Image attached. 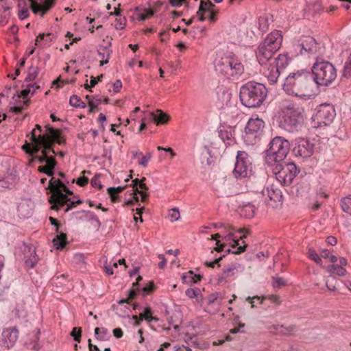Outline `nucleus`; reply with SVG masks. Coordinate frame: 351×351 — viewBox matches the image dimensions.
<instances>
[{
	"label": "nucleus",
	"instance_id": "49530a36",
	"mask_svg": "<svg viewBox=\"0 0 351 351\" xmlns=\"http://www.w3.org/2000/svg\"><path fill=\"white\" fill-rule=\"evenodd\" d=\"M141 156H142V158L138 161V165H141V166L147 167L148 161L152 158V153L151 152H148V153L146 154L145 156H143V155H141Z\"/></svg>",
	"mask_w": 351,
	"mask_h": 351
},
{
	"label": "nucleus",
	"instance_id": "680f3d73",
	"mask_svg": "<svg viewBox=\"0 0 351 351\" xmlns=\"http://www.w3.org/2000/svg\"><path fill=\"white\" fill-rule=\"evenodd\" d=\"M88 179L84 176L79 178L76 181V183L81 186H86L88 184Z\"/></svg>",
	"mask_w": 351,
	"mask_h": 351
},
{
	"label": "nucleus",
	"instance_id": "37998d69",
	"mask_svg": "<svg viewBox=\"0 0 351 351\" xmlns=\"http://www.w3.org/2000/svg\"><path fill=\"white\" fill-rule=\"evenodd\" d=\"M169 217L171 221H176L180 217V212L178 208H172L169 212Z\"/></svg>",
	"mask_w": 351,
	"mask_h": 351
},
{
	"label": "nucleus",
	"instance_id": "6ab92c4d",
	"mask_svg": "<svg viewBox=\"0 0 351 351\" xmlns=\"http://www.w3.org/2000/svg\"><path fill=\"white\" fill-rule=\"evenodd\" d=\"M111 42H108L106 46L100 45L97 49V54L101 59L100 61V66H103L108 63L110 55L112 52L110 49Z\"/></svg>",
	"mask_w": 351,
	"mask_h": 351
},
{
	"label": "nucleus",
	"instance_id": "603ef678",
	"mask_svg": "<svg viewBox=\"0 0 351 351\" xmlns=\"http://www.w3.org/2000/svg\"><path fill=\"white\" fill-rule=\"evenodd\" d=\"M91 185L95 188H98L101 189L103 186L99 180V178L97 176H95L91 180Z\"/></svg>",
	"mask_w": 351,
	"mask_h": 351
},
{
	"label": "nucleus",
	"instance_id": "aec40b11",
	"mask_svg": "<svg viewBox=\"0 0 351 351\" xmlns=\"http://www.w3.org/2000/svg\"><path fill=\"white\" fill-rule=\"evenodd\" d=\"M150 116L157 125L166 124L170 119V117L161 110H156L155 112H150Z\"/></svg>",
	"mask_w": 351,
	"mask_h": 351
},
{
	"label": "nucleus",
	"instance_id": "7c9ffc66",
	"mask_svg": "<svg viewBox=\"0 0 351 351\" xmlns=\"http://www.w3.org/2000/svg\"><path fill=\"white\" fill-rule=\"evenodd\" d=\"M326 287L328 291H335L336 290V285L337 283V278L332 274H330L326 278Z\"/></svg>",
	"mask_w": 351,
	"mask_h": 351
},
{
	"label": "nucleus",
	"instance_id": "79ce46f5",
	"mask_svg": "<svg viewBox=\"0 0 351 351\" xmlns=\"http://www.w3.org/2000/svg\"><path fill=\"white\" fill-rule=\"evenodd\" d=\"M81 333H82V328L74 327L71 332V336L73 337V339L80 343L81 341Z\"/></svg>",
	"mask_w": 351,
	"mask_h": 351
},
{
	"label": "nucleus",
	"instance_id": "13d9d810",
	"mask_svg": "<svg viewBox=\"0 0 351 351\" xmlns=\"http://www.w3.org/2000/svg\"><path fill=\"white\" fill-rule=\"evenodd\" d=\"M146 178L144 177L140 180V183L139 185L138 186L139 191H143L144 192H146V191L148 190V187L144 182Z\"/></svg>",
	"mask_w": 351,
	"mask_h": 351
},
{
	"label": "nucleus",
	"instance_id": "72a5a7b5",
	"mask_svg": "<svg viewBox=\"0 0 351 351\" xmlns=\"http://www.w3.org/2000/svg\"><path fill=\"white\" fill-rule=\"evenodd\" d=\"M341 208L343 212L351 215V197H346L341 199Z\"/></svg>",
	"mask_w": 351,
	"mask_h": 351
},
{
	"label": "nucleus",
	"instance_id": "a18cd8bd",
	"mask_svg": "<svg viewBox=\"0 0 351 351\" xmlns=\"http://www.w3.org/2000/svg\"><path fill=\"white\" fill-rule=\"evenodd\" d=\"M200 292V290L198 288H189L186 290L185 294L189 298H194L197 296L199 293Z\"/></svg>",
	"mask_w": 351,
	"mask_h": 351
},
{
	"label": "nucleus",
	"instance_id": "6e6552de",
	"mask_svg": "<svg viewBox=\"0 0 351 351\" xmlns=\"http://www.w3.org/2000/svg\"><path fill=\"white\" fill-rule=\"evenodd\" d=\"M215 70L227 78L241 76L244 72V66L234 55L222 57L215 61Z\"/></svg>",
	"mask_w": 351,
	"mask_h": 351
},
{
	"label": "nucleus",
	"instance_id": "4be33fe9",
	"mask_svg": "<svg viewBox=\"0 0 351 351\" xmlns=\"http://www.w3.org/2000/svg\"><path fill=\"white\" fill-rule=\"evenodd\" d=\"M266 192L269 199L274 202H280L282 201V195L281 191L278 189H274L273 186L267 187Z\"/></svg>",
	"mask_w": 351,
	"mask_h": 351
},
{
	"label": "nucleus",
	"instance_id": "2eb2a0df",
	"mask_svg": "<svg viewBox=\"0 0 351 351\" xmlns=\"http://www.w3.org/2000/svg\"><path fill=\"white\" fill-rule=\"evenodd\" d=\"M313 144L308 140L301 138L297 141L295 146L293 149V152L296 156L308 158L313 154Z\"/></svg>",
	"mask_w": 351,
	"mask_h": 351
},
{
	"label": "nucleus",
	"instance_id": "052dcab7",
	"mask_svg": "<svg viewBox=\"0 0 351 351\" xmlns=\"http://www.w3.org/2000/svg\"><path fill=\"white\" fill-rule=\"evenodd\" d=\"M145 311V316L149 317V319L151 318V322L152 321H156L157 322L158 320V318L155 317H153L152 315V310L149 307H146L144 310Z\"/></svg>",
	"mask_w": 351,
	"mask_h": 351
},
{
	"label": "nucleus",
	"instance_id": "58836bf2",
	"mask_svg": "<svg viewBox=\"0 0 351 351\" xmlns=\"http://www.w3.org/2000/svg\"><path fill=\"white\" fill-rule=\"evenodd\" d=\"M154 14V12L152 9H144L143 11L138 14V19L141 21H145L149 19Z\"/></svg>",
	"mask_w": 351,
	"mask_h": 351
},
{
	"label": "nucleus",
	"instance_id": "c756f323",
	"mask_svg": "<svg viewBox=\"0 0 351 351\" xmlns=\"http://www.w3.org/2000/svg\"><path fill=\"white\" fill-rule=\"evenodd\" d=\"M342 75L346 78H351V53L345 62Z\"/></svg>",
	"mask_w": 351,
	"mask_h": 351
},
{
	"label": "nucleus",
	"instance_id": "412c9836",
	"mask_svg": "<svg viewBox=\"0 0 351 351\" xmlns=\"http://www.w3.org/2000/svg\"><path fill=\"white\" fill-rule=\"evenodd\" d=\"M39 335L40 330H38L34 334L32 335L29 341H26L25 344L27 348L36 351H38L40 349L41 345L39 343Z\"/></svg>",
	"mask_w": 351,
	"mask_h": 351
},
{
	"label": "nucleus",
	"instance_id": "69168bd1",
	"mask_svg": "<svg viewBox=\"0 0 351 351\" xmlns=\"http://www.w3.org/2000/svg\"><path fill=\"white\" fill-rule=\"evenodd\" d=\"M106 120V116L104 114L100 113L99 115V117H98V121L101 123L100 127L102 130H105V126L104 125V123Z\"/></svg>",
	"mask_w": 351,
	"mask_h": 351
},
{
	"label": "nucleus",
	"instance_id": "473e14b6",
	"mask_svg": "<svg viewBox=\"0 0 351 351\" xmlns=\"http://www.w3.org/2000/svg\"><path fill=\"white\" fill-rule=\"evenodd\" d=\"M53 36H52L51 34H40L36 40V45H38L41 40H43L44 45H48L53 40Z\"/></svg>",
	"mask_w": 351,
	"mask_h": 351
},
{
	"label": "nucleus",
	"instance_id": "39448f33",
	"mask_svg": "<svg viewBox=\"0 0 351 351\" xmlns=\"http://www.w3.org/2000/svg\"><path fill=\"white\" fill-rule=\"evenodd\" d=\"M51 177V178L49 180V185L48 187L52 193L49 199V202L51 204V209L58 210L66 205V207L64 209V212L66 213L72 208L75 207L76 204H82V201L80 199L71 201L66 194L62 193L61 185L63 182L59 179H55L53 176Z\"/></svg>",
	"mask_w": 351,
	"mask_h": 351
},
{
	"label": "nucleus",
	"instance_id": "9b49d317",
	"mask_svg": "<svg viewBox=\"0 0 351 351\" xmlns=\"http://www.w3.org/2000/svg\"><path fill=\"white\" fill-rule=\"evenodd\" d=\"M265 127L264 121L258 117L250 118L245 127L243 138L248 144H254L262 134Z\"/></svg>",
	"mask_w": 351,
	"mask_h": 351
},
{
	"label": "nucleus",
	"instance_id": "e433bc0d",
	"mask_svg": "<svg viewBox=\"0 0 351 351\" xmlns=\"http://www.w3.org/2000/svg\"><path fill=\"white\" fill-rule=\"evenodd\" d=\"M38 74V69L35 66H30L29 68V71L27 76L25 78L26 82H32L35 80Z\"/></svg>",
	"mask_w": 351,
	"mask_h": 351
},
{
	"label": "nucleus",
	"instance_id": "ea45409f",
	"mask_svg": "<svg viewBox=\"0 0 351 351\" xmlns=\"http://www.w3.org/2000/svg\"><path fill=\"white\" fill-rule=\"evenodd\" d=\"M308 257L314 261L317 264L322 265V258L317 254V253L313 249H309L308 252Z\"/></svg>",
	"mask_w": 351,
	"mask_h": 351
},
{
	"label": "nucleus",
	"instance_id": "1a4fd4ad",
	"mask_svg": "<svg viewBox=\"0 0 351 351\" xmlns=\"http://www.w3.org/2000/svg\"><path fill=\"white\" fill-rule=\"evenodd\" d=\"M290 149L289 142L281 136L274 138L266 151L267 157L270 160L280 162L286 158Z\"/></svg>",
	"mask_w": 351,
	"mask_h": 351
},
{
	"label": "nucleus",
	"instance_id": "bb28decb",
	"mask_svg": "<svg viewBox=\"0 0 351 351\" xmlns=\"http://www.w3.org/2000/svg\"><path fill=\"white\" fill-rule=\"evenodd\" d=\"M255 213V207L253 204L248 203L240 209V215L245 217H252Z\"/></svg>",
	"mask_w": 351,
	"mask_h": 351
},
{
	"label": "nucleus",
	"instance_id": "7ed1b4c3",
	"mask_svg": "<svg viewBox=\"0 0 351 351\" xmlns=\"http://www.w3.org/2000/svg\"><path fill=\"white\" fill-rule=\"evenodd\" d=\"M312 75L305 70L290 73L282 85L283 90L289 95L301 98L309 97Z\"/></svg>",
	"mask_w": 351,
	"mask_h": 351
},
{
	"label": "nucleus",
	"instance_id": "9d476101",
	"mask_svg": "<svg viewBox=\"0 0 351 351\" xmlns=\"http://www.w3.org/2000/svg\"><path fill=\"white\" fill-rule=\"evenodd\" d=\"M273 171L276 180L283 186L290 185L299 172L296 165L293 162L285 165L278 163Z\"/></svg>",
	"mask_w": 351,
	"mask_h": 351
},
{
	"label": "nucleus",
	"instance_id": "0eeeda50",
	"mask_svg": "<svg viewBox=\"0 0 351 351\" xmlns=\"http://www.w3.org/2000/svg\"><path fill=\"white\" fill-rule=\"evenodd\" d=\"M312 79L319 86H328L337 77V70L334 65L328 61L317 60L313 65Z\"/></svg>",
	"mask_w": 351,
	"mask_h": 351
},
{
	"label": "nucleus",
	"instance_id": "423d86ee",
	"mask_svg": "<svg viewBox=\"0 0 351 351\" xmlns=\"http://www.w3.org/2000/svg\"><path fill=\"white\" fill-rule=\"evenodd\" d=\"M282 126L285 130L293 132L300 130L304 123V110L291 102L284 105Z\"/></svg>",
	"mask_w": 351,
	"mask_h": 351
},
{
	"label": "nucleus",
	"instance_id": "c85d7f7f",
	"mask_svg": "<svg viewBox=\"0 0 351 351\" xmlns=\"http://www.w3.org/2000/svg\"><path fill=\"white\" fill-rule=\"evenodd\" d=\"M46 130L47 134L45 135L52 143H53L56 139H57L60 135V131L59 130L47 126Z\"/></svg>",
	"mask_w": 351,
	"mask_h": 351
},
{
	"label": "nucleus",
	"instance_id": "dca6fc26",
	"mask_svg": "<svg viewBox=\"0 0 351 351\" xmlns=\"http://www.w3.org/2000/svg\"><path fill=\"white\" fill-rule=\"evenodd\" d=\"M228 230H230V232L227 235H226L223 239L227 243H228V244L232 247L233 250H227L226 251L228 252V253L232 252L234 254H240L242 252H245L247 245L246 244L240 245L238 237L236 235H234V234L232 232V230H234L233 228L230 226L228 228Z\"/></svg>",
	"mask_w": 351,
	"mask_h": 351
},
{
	"label": "nucleus",
	"instance_id": "cd10ccee",
	"mask_svg": "<svg viewBox=\"0 0 351 351\" xmlns=\"http://www.w3.org/2000/svg\"><path fill=\"white\" fill-rule=\"evenodd\" d=\"M295 326L294 325H289V326H285V325H278L276 327V332L281 335H288L291 334L295 330Z\"/></svg>",
	"mask_w": 351,
	"mask_h": 351
},
{
	"label": "nucleus",
	"instance_id": "a878e982",
	"mask_svg": "<svg viewBox=\"0 0 351 351\" xmlns=\"http://www.w3.org/2000/svg\"><path fill=\"white\" fill-rule=\"evenodd\" d=\"M327 271L330 274H336L339 276H344L346 274V270L341 265H331L328 266Z\"/></svg>",
	"mask_w": 351,
	"mask_h": 351
},
{
	"label": "nucleus",
	"instance_id": "a211bd4d",
	"mask_svg": "<svg viewBox=\"0 0 351 351\" xmlns=\"http://www.w3.org/2000/svg\"><path fill=\"white\" fill-rule=\"evenodd\" d=\"M317 43L314 38L310 36H302L294 44V47L300 50L301 54L313 52L316 48Z\"/></svg>",
	"mask_w": 351,
	"mask_h": 351
},
{
	"label": "nucleus",
	"instance_id": "e2e57ef3",
	"mask_svg": "<svg viewBox=\"0 0 351 351\" xmlns=\"http://www.w3.org/2000/svg\"><path fill=\"white\" fill-rule=\"evenodd\" d=\"M154 290V282H150L148 285L145 286L143 288V291L146 293L149 294L152 292Z\"/></svg>",
	"mask_w": 351,
	"mask_h": 351
},
{
	"label": "nucleus",
	"instance_id": "a19ab883",
	"mask_svg": "<svg viewBox=\"0 0 351 351\" xmlns=\"http://www.w3.org/2000/svg\"><path fill=\"white\" fill-rule=\"evenodd\" d=\"M56 0H45L44 5H43V13L40 14L43 16L55 4Z\"/></svg>",
	"mask_w": 351,
	"mask_h": 351
},
{
	"label": "nucleus",
	"instance_id": "3c124183",
	"mask_svg": "<svg viewBox=\"0 0 351 351\" xmlns=\"http://www.w3.org/2000/svg\"><path fill=\"white\" fill-rule=\"evenodd\" d=\"M101 102V99H96L95 101L91 100L88 102V106L90 107L89 111L93 112L97 108V106L99 105V104Z\"/></svg>",
	"mask_w": 351,
	"mask_h": 351
},
{
	"label": "nucleus",
	"instance_id": "338daca9",
	"mask_svg": "<svg viewBox=\"0 0 351 351\" xmlns=\"http://www.w3.org/2000/svg\"><path fill=\"white\" fill-rule=\"evenodd\" d=\"M113 87H114V93H118L120 91L121 87H122V83L121 82V80H117L113 84Z\"/></svg>",
	"mask_w": 351,
	"mask_h": 351
},
{
	"label": "nucleus",
	"instance_id": "de8ad7c7",
	"mask_svg": "<svg viewBox=\"0 0 351 351\" xmlns=\"http://www.w3.org/2000/svg\"><path fill=\"white\" fill-rule=\"evenodd\" d=\"M125 19L124 17H120L116 19V23L114 25L117 29H123L125 25Z\"/></svg>",
	"mask_w": 351,
	"mask_h": 351
},
{
	"label": "nucleus",
	"instance_id": "8fccbe9b",
	"mask_svg": "<svg viewBox=\"0 0 351 351\" xmlns=\"http://www.w3.org/2000/svg\"><path fill=\"white\" fill-rule=\"evenodd\" d=\"M110 337V335L108 329L105 328H101V335L97 337V339L102 341L108 340Z\"/></svg>",
	"mask_w": 351,
	"mask_h": 351
},
{
	"label": "nucleus",
	"instance_id": "864d4df0",
	"mask_svg": "<svg viewBox=\"0 0 351 351\" xmlns=\"http://www.w3.org/2000/svg\"><path fill=\"white\" fill-rule=\"evenodd\" d=\"M8 179H10V178L6 179H0V191L3 189H8L13 186L12 184H10L8 182Z\"/></svg>",
	"mask_w": 351,
	"mask_h": 351
},
{
	"label": "nucleus",
	"instance_id": "774afa93",
	"mask_svg": "<svg viewBox=\"0 0 351 351\" xmlns=\"http://www.w3.org/2000/svg\"><path fill=\"white\" fill-rule=\"evenodd\" d=\"M208 12L210 13L208 16V20L210 22H215L217 14V12L211 10V11H210Z\"/></svg>",
	"mask_w": 351,
	"mask_h": 351
},
{
	"label": "nucleus",
	"instance_id": "5fc2aeb1",
	"mask_svg": "<svg viewBox=\"0 0 351 351\" xmlns=\"http://www.w3.org/2000/svg\"><path fill=\"white\" fill-rule=\"evenodd\" d=\"M266 298L265 296H263L262 298H260L258 296H254L253 298H251L250 296H248L247 298H246V300L247 302H249L250 303H251L252 304V308H254L255 307V305L254 304V299H256V300H260V303L262 304L263 303V301Z\"/></svg>",
	"mask_w": 351,
	"mask_h": 351
},
{
	"label": "nucleus",
	"instance_id": "b1692460",
	"mask_svg": "<svg viewBox=\"0 0 351 351\" xmlns=\"http://www.w3.org/2000/svg\"><path fill=\"white\" fill-rule=\"evenodd\" d=\"M53 245L58 250L63 249L66 244V234L63 232H60L53 239Z\"/></svg>",
	"mask_w": 351,
	"mask_h": 351
},
{
	"label": "nucleus",
	"instance_id": "4468645a",
	"mask_svg": "<svg viewBox=\"0 0 351 351\" xmlns=\"http://www.w3.org/2000/svg\"><path fill=\"white\" fill-rule=\"evenodd\" d=\"M241 268V266L238 263H232L227 267H224L223 268L222 273L219 275L217 279L218 284L226 283L231 280L235 279L237 274Z\"/></svg>",
	"mask_w": 351,
	"mask_h": 351
},
{
	"label": "nucleus",
	"instance_id": "393cba45",
	"mask_svg": "<svg viewBox=\"0 0 351 351\" xmlns=\"http://www.w3.org/2000/svg\"><path fill=\"white\" fill-rule=\"evenodd\" d=\"M18 8H19V13L18 16L19 18L21 20H23L28 17L29 16V4L25 1V2H19L18 3Z\"/></svg>",
	"mask_w": 351,
	"mask_h": 351
},
{
	"label": "nucleus",
	"instance_id": "09e8293b",
	"mask_svg": "<svg viewBox=\"0 0 351 351\" xmlns=\"http://www.w3.org/2000/svg\"><path fill=\"white\" fill-rule=\"evenodd\" d=\"M205 13H206V10L203 8V3H200L198 11L197 12V15L199 16V20L200 21H204L206 19Z\"/></svg>",
	"mask_w": 351,
	"mask_h": 351
},
{
	"label": "nucleus",
	"instance_id": "4c0bfd02",
	"mask_svg": "<svg viewBox=\"0 0 351 351\" xmlns=\"http://www.w3.org/2000/svg\"><path fill=\"white\" fill-rule=\"evenodd\" d=\"M29 3V8H31L32 12L34 14H38V12L43 13V5L39 4L36 1V0L28 1Z\"/></svg>",
	"mask_w": 351,
	"mask_h": 351
},
{
	"label": "nucleus",
	"instance_id": "f8f14e48",
	"mask_svg": "<svg viewBox=\"0 0 351 351\" xmlns=\"http://www.w3.org/2000/svg\"><path fill=\"white\" fill-rule=\"evenodd\" d=\"M252 164L249 155L243 151H239L237 155L233 174L237 179L245 178L250 176Z\"/></svg>",
	"mask_w": 351,
	"mask_h": 351
},
{
	"label": "nucleus",
	"instance_id": "bf43d9fd",
	"mask_svg": "<svg viewBox=\"0 0 351 351\" xmlns=\"http://www.w3.org/2000/svg\"><path fill=\"white\" fill-rule=\"evenodd\" d=\"M219 295V293H214L210 294L208 298V303L209 304H213L215 301L217 300Z\"/></svg>",
	"mask_w": 351,
	"mask_h": 351
},
{
	"label": "nucleus",
	"instance_id": "20e7f679",
	"mask_svg": "<svg viewBox=\"0 0 351 351\" xmlns=\"http://www.w3.org/2000/svg\"><path fill=\"white\" fill-rule=\"evenodd\" d=\"M267 93V88L263 84L249 82L240 89V101L247 108L258 107L265 100Z\"/></svg>",
	"mask_w": 351,
	"mask_h": 351
},
{
	"label": "nucleus",
	"instance_id": "f704fd0d",
	"mask_svg": "<svg viewBox=\"0 0 351 351\" xmlns=\"http://www.w3.org/2000/svg\"><path fill=\"white\" fill-rule=\"evenodd\" d=\"M140 180L135 179L132 180V186L133 189L132 190H134L138 192V194L141 196V201L145 202L148 197V194L146 192H144L143 191H139L138 186L139 185Z\"/></svg>",
	"mask_w": 351,
	"mask_h": 351
},
{
	"label": "nucleus",
	"instance_id": "2f4dec72",
	"mask_svg": "<svg viewBox=\"0 0 351 351\" xmlns=\"http://www.w3.org/2000/svg\"><path fill=\"white\" fill-rule=\"evenodd\" d=\"M21 148L23 151H25L27 154H28L30 156H34V154H37L39 152V149L38 148V145H36V144H34L33 143V146L31 147L30 144L28 143L27 141L22 146Z\"/></svg>",
	"mask_w": 351,
	"mask_h": 351
},
{
	"label": "nucleus",
	"instance_id": "ddd939ff",
	"mask_svg": "<svg viewBox=\"0 0 351 351\" xmlns=\"http://www.w3.org/2000/svg\"><path fill=\"white\" fill-rule=\"evenodd\" d=\"M19 333L16 326L3 328L0 337V346L6 349L12 348L17 341Z\"/></svg>",
	"mask_w": 351,
	"mask_h": 351
},
{
	"label": "nucleus",
	"instance_id": "f03ea898",
	"mask_svg": "<svg viewBox=\"0 0 351 351\" xmlns=\"http://www.w3.org/2000/svg\"><path fill=\"white\" fill-rule=\"evenodd\" d=\"M30 140L32 143L36 144L39 151H41V155L32 158L30 160V162L35 160H38L40 163L45 162L46 165L40 166L38 170L41 173H45L47 176H52L57 165L55 158L53 156H49V152L56 154V152L52 147L53 143L48 139L46 135L37 134L35 130L31 132Z\"/></svg>",
	"mask_w": 351,
	"mask_h": 351
},
{
	"label": "nucleus",
	"instance_id": "c9c22d12",
	"mask_svg": "<svg viewBox=\"0 0 351 351\" xmlns=\"http://www.w3.org/2000/svg\"><path fill=\"white\" fill-rule=\"evenodd\" d=\"M271 280H272V286L274 289H279L282 287L287 286L286 280L281 277H279L277 276H272Z\"/></svg>",
	"mask_w": 351,
	"mask_h": 351
},
{
	"label": "nucleus",
	"instance_id": "f3484780",
	"mask_svg": "<svg viewBox=\"0 0 351 351\" xmlns=\"http://www.w3.org/2000/svg\"><path fill=\"white\" fill-rule=\"evenodd\" d=\"M334 116L335 109L332 105L328 104H321L315 114V118L325 125L330 122Z\"/></svg>",
	"mask_w": 351,
	"mask_h": 351
},
{
	"label": "nucleus",
	"instance_id": "0e129e2a",
	"mask_svg": "<svg viewBox=\"0 0 351 351\" xmlns=\"http://www.w3.org/2000/svg\"><path fill=\"white\" fill-rule=\"evenodd\" d=\"M125 186H118V187H109L108 188V192H115L119 193L125 189Z\"/></svg>",
	"mask_w": 351,
	"mask_h": 351
},
{
	"label": "nucleus",
	"instance_id": "4d7b16f0",
	"mask_svg": "<svg viewBox=\"0 0 351 351\" xmlns=\"http://www.w3.org/2000/svg\"><path fill=\"white\" fill-rule=\"evenodd\" d=\"M33 86H34V85H27V88L23 90L21 92V94L18 97H22L23 98H26L31 91V88H33Z\"/></svg>",
	"mask_w": 351,
	"mask_h": 351
},
{
	"label": "nucleus",
	"instance_id": "6e6d98bb",
	"mask_svg": "<svg viewBox=\"0 0 351 351\" xmlns=\"http://www.w3.org/2000/svg\"><path fill=\"white\" fill-rule=\"evenodd\" d=\"M203 3V8H204L206 12L213 10L212 8L215 7V5L212 3L210 1H208L206 2L201 1L200 3Z\"/></svg>",
	"mask_w": 351,
	"mask_h": 351
},
{
	"label": "nucleus",
	"instance_id": "f257e3e1",
	"mask_svg": "<svg viewBox=\"0 0 351 351\" xmlns=\"http://www.w3.org/2000/svg\"><path fill=\"white\" fill-rule=\"evenodd\" d=\"M282 42L281 32L274 30L259 45L256 52L257 60L261 66V72L271 84L276 83L280 70L285 69L289 63L287 55L280 54L276 58L273 57L280 49Z\"/></svg>",
	"mask_w": 351,
	"mask_h": 351
},
{
	"label": "nucleus",
	"instance_id": "5701e85b",
	"mask_svg": "<svg viewBox=\"0 0 351 351\" xmlns=\"http://www.w3.org/2000/svg\"><path fill=\"white\" fill-rule=\"evenodd\" d=\"M28 249V252L30 253L29 256H25V265L27 267H33L36 264L38 261V256L36 254V251L34 247L27 246Z\"/></svg>",
	"mask_w": 351,
	"mask_h": 351
},
{
	"label": "nucleus",
	"instance_id": "c03bdc74",
	"mask_svg": "<svg viewBox=\"0 0 351 351\" xmlns=\"http://www.w3.org/2000/svg\"><path fill=\"white\" fill-rule=\"evenodd\" d=\"M69 104L75 108H80V105L82 104V99L77 95H73L70 97Z\"/></svg>",
	"mask_w": 351,
	"mask_h": 351
}]
</instances>
